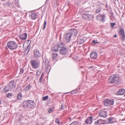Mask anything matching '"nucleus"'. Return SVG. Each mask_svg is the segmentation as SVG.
<instances>
[{"label":"nucleus","mask_w":125,"mask_h":125,"mask_svg":"<svg viewBox=\"0 0 125 125\" xmlns=\"http://www.w3.org/2000/svg\"><path fill=\"white\" fill-rule=\"evenodd\" d=\"M16 86V83L14 80L10 81L8 84V86H6L3 89L4 92H7L11 91V89L14 88Z\"/></svg>","instance_id":"obj_1"},{"label":"nucleus","mask_w":125,"mask_h":125,"mask_svg":"<svg viewBox=\"0 0 125 125\" xmlns=\"http://www.w3.org/2000/svg\"><path fill=\"white\" fill-rule=\"evenodd\" d=\"M119 76L118 75H112L109 78V82L110 83H114L119 84L120 83L119 79Z\"/></svg>","instance_id":"obj_2"},{"label":"nucleus","mask_w":125,"mask_h":125,"mask_svg":"<svg viewBox=\"0 0 125 125\" xmlns=\"http://www.w3.org/2000/svg\"><path fill=\"white\" fill-rule=\"evenodd\" d=\"M64 44L62 42H59L58 44V47L61 48L60 50V52L61 54L62 55H65L67 52V49L65 47H64Z\"/></svg>","instance_id":"obj_3"},{"label":"nucleus","mask_w":125,"mask_h":125,"mask_svg":"<svg viewBox=\"0 0 125 125\" xmlns=\"http://www.w3.org/2000/svg\"><path fill=\"white\" fill-rule=\"evenodd\" d=\"M35 106V104L32 100H27L24 101L23 103V106L24 107L27 106L30 108H32Z\"/></svg>","instance_id":"obj_4"},{"label":"nucleus","mask_w":125,"mask_h":125,"mask_svg":"<svg viewBox=\"0 0 125 125\" xmlns=\"http://www.w3.org/2000/svg\"><path fill=\"white\" fill-rule=\"evenodd\" d=\"M7 45L8 47L10 50H13L16 49L18 46L16 42L14 41H10L7 42Z\"/></svg>","instance_id":"obj_5"},{"label":"nucleus","mask_w":125,"mask_h":125,"mask_svg":"<svg viewBox=\"0 0 125 125\" xmlns=\"http://www.w3.org/2000/svg\"><path fill=\"white\" fill-rule=\"evenodd\" d=\"M45 65L46 67V72L47 74L50 72L51 69V67L49 63V62L47 58L45 60Z\"/></svg>","instance_id":"obj_6"},{"label":"nucleus","mask_w":125,"mask_h":125,"mask_svg":"<svg viewBox=\"0 0 125 125\" xmlns=\"http://www.w3.org/2000/svg\"><path fill=\"white\" fill-rule=\"evenodd\" d=\"M72 33L68 32L65 33L64 35V38L67 42H69L71 40Z\"/></svg>","instance_id":"obj_7"},{"label":"nucleus","mask_w":125,"mask_h":125,"mask_svg":"<svg viewBox=\"0 0 125 125\" xmlns=\"http://www.w3.org/2000/svg\"><path fill=\"white\" fill-rule=\"evenodd\" d=\"M31 63L32 67L35 69H37L39 67V64L37 61L35 60L31 61Z\"/></svg>","instance_id":"obj_8"},{"label":"nucleus","mask_w":125,"mask_h":125,"mask_svg":"<svg viewBox=\"0 0 125 125\" xmlns=\"http://www.w3.org/2000/svg\"><path fill=\"white\" fill-rule=\"evenodd\" d=\"M119 34L121 38V39L123 41L125 40V35L124 30L121 29L119 32Z\"/></svg>","instance_id":"obj_9"},{"label":"nucleus","mask_w":125,"mask_h":125,"mask_svg":"<svg viewBox=\"0 0 125 125\" xmlns=\"http://www.w3.org/2000/svg\"><path fill=\"white\" fill-rule=\"evenodd\" d=\"M29 16L31 18L32 20L35 19L37 17V14L35 12L32 11L30 13Z\"/></svg>","instance_id":"obj_10"},{"label":"nucleus","mask_w":125,"mask_h":125,"mask_svg":"<svg viewBox=\"0 0 125 125\" xmlns=\"http://www.w3.org/2000/svg\"><path fill=\"white\" fill-rule=\"evenodd\" d=\"M105 16L104 15H101L100 14H99L97 16V19L102 21L104 22L105 21Z\"/></svg>","instance_id":"obj_11"},{"label":"nucleus","mask_w":125,"mask_h":125,"mask_svg":"<svg viewBox=\"0 0 125 125\" xmlns=\"http://www.w3.org/2000/svg\"><path fill=\"white\" fill-rule=\"evenodd\" d=\"M34 55L36 57H39L41 56L40 52L37 49L35 50L33 52Z\"/></svg>","instance_id":"obj_12"},{"label":"nucleus","mask_w":125,"mask_h":125,"mask_svg":"<svg viewBox=\"0 0 125 125\" xmlns=\"http://www.w3.org/2000/svg\"><path fill=\"white\" fill-rule=\"evenodd\" d=\"M99 115L100 117L106 118L107 117L106 112L104 111H100L99 113Z\"/></svg>","instance_id":"obj_13"},{"label":"nucleus","mask_w":125,"mask_h":125,"mask_svg":"<svg viewBox=\"0 0 125 125\" xmlns=\"http://www.w3.org/2000/svg\"><path fill=\"white\" fill-rule=\"evenodd\" d=\"M97 53L95 52H92L90 55L92 59H95L97 58Z\"/></svg>","instance_id":"obj_14"},{"label":"nucleus","mask_w":125,"mask_h":125,"mask_svg":"<svg viewBox=\"0 0 125 125\" xmlns=\"http://www.w3.org/2000/svg\"><path fill=\"white\" fill-rule=\"evenodd\" d=\"M27 33H25L23 34H21L19 35L20 38L22 40H25L27 37Z\"/></svg>","instance_id":"obj_15"},{"label":"nucleus","mask_w":125,"mask_h":125,"mask_svg":"<svg viewBox=\"0 0 125 125\" xmlns=\"http://www.w3.org/2000/svg\"><path fill=\"white\" fill-rule=\"evenodd\" d=\"M92 116H90L86 120L85 123L86 124H91L92 121Z\"/></svg>","instance_id":"obj_16"},{"label":"nucleus","mask_w":125,"mask_h":125,"mask_svg":"<svg viewBox=\"0 0 125 125\" xmlns=\"http://www.w3.org/2000/svg\"><path fill=\"white\" fill-rule=\"evenodd\" d=\"M70 33H72V36L73 35L74 36H75L77 34V31L75 29H72L71 30Z\"/></svg>","instance_id":"obj_17"},{"label":"nucleus","mask_w":125,"mask_h":125,"mask_svg":"<svg viewBox=\"0 0 125 125\" xmlns=\"http://www.w3.org/2000/svg\"><path fill=\"white\" fill-rule=\"evenodd\" d=\"M52 55V60H56L57 58L58 54L57 53L53 52Z\"/></svg>","instance_id":"obj_18"},{"label":"nucleus","mask_w":125,"mask_h":125,"mask_svg":"<svg viewBox=\"0 0 125 125\" xmlns=\"http://www.w3.org/2000/svg\"><path fill=\"white\" fill-rule=\"evenodd\" d=\"M125 92V90L124 89H121L117 93V95H122L124 94Z\"/></svg>","instance_id":"obj_19"},{"label":"nucleus","mask_w":125,"mask_h":125,"mask_svg":"<svg viewBox=\"0 0 125 125\" xmlns=\"http://www.w3.org/2000/svg\"><path fill=\"white\" fill-rule=\"evenodd\" d=\"M104 105L105 106H110L109 104V100L106 99L104 101Z\"/></svg>","instance_id":"obj_20"},{"label":"nucleus","mask_w":125,"mask_h":125,"mask_svg":"<svg viewBox=\"0 0 125 125\" xmlns=\"http://www.w3.org/2000/svg\"><path fill=\"white\" fill-rule=\"evenodd\" d=\"M59 47H58V45L56 46H54L52 49V51L53 52H57L58 51V48Z\"/></svg>","instance_id":"obj_21"},{"label":"nucleus","mask_w":125,"mask_h":125,"mask_svg":"<svg viewBox=\"0 0 125 125\" xmlns=\"http://www.w3.org/2000/svg\"><path fill=\"white\" fill-rule=\"evenodd\" d=\"M69 125H81V124L79 122L75 121Z\"/></svg>","instance_id":"obj_22"},{"label":"nucleus","mask_w":125,"mask_h":125,"mask_svg":"<svg viewBox=\"0 0 125 125\" xmlns=\"http://www.w3.org/2000/svg\"><path fill=\"white\" fill-rule=\"evenodd\" d=\"M80 87L77 88L76 90H74L71 92V93L72 94H75L79 90Z\"/></svg>","instance_id":"obj_23"},{"label":"nucleus","mask_w":125,"mask_h":125,"mask_svg":"<svg viewBox=\"0 0 125 125\" xmlns=\"http://www.w3.org/2000/svg\"><path fill=\"white\" fill-rule=\"evenodd\" d=\"M31 48V46L29 45H28L27 47L26 48L25 51V52H27V54L30 51Z\"/></svg>","instance_id":"obj_24"},{"label":"nucleus","mask_w":125,"mask_h":125,"mask_svg":"<svg viewBox=\"0 0 125 125\" xmlns=\"http://www.w3.org/2000/svg\"><path fill=\"white\" fill-rule=\"evenodd\" d=\"M93 18L94 16L93 15L88 14L87 20H91L93 19Z\"/></svg>","instance_id":"obj_25"},{"label":"nucleus","mask_w":125,"mask_h":125,"mask_svg":"<svg viewBox=\"0 0 125 125\" xmlns=\"http://www.w3.org/2000/svg\"><path fill=\"white\" fill-rule=\"evenodd\" d=\"M31 88V86L29 84L27 85L25 88L24 89V90L25 91H26L27 90H29Z\"/></svg>","instance_id":"obj_26"},{"label":"nucleus","mask_w":125,"mask_h":125,"mask_svg":"<svg viewBox=\"0 0 125 125\" xmlns=\"http://www.w3.org/2000/svg\"><path fill=\"white\" fill-rule=\"evenodd\" d=\"M109 102L110 106L114 104V101L113 99L109 100Z\"/></svg>","instance_id":"obj_27"},{"label":"nucleus","mask_w":125,"mask_h":125,"mask_svg":"<svg viewBox=\"0 0 125 125\" xmlns=\"http://www.w3.org/2000/svg\"><path fill=\"white\" fill-rule=\"evenodd\" d=\"M88 14H83L82 16L83 18L87 20V19L88 16Z\"/></svg>","instance_id":"obj_28"},{"label":"nucleus","mask_w":125,"mask_h":125,"mask_svg":"<svg viewBox=\"0 0 125 125\" xmlns=\"http://www.w3.org/2000/svg\"><path fill=\"white\" fill-rule=\"evenodd\" d=\"M44 23L43 25V26L42 28V30H44L45 29L47 23L46 21L45 20H44Z\"/></svg>","instance_id":"obj_29"},{"label":"nucleus","mask_w":125,"mask_h":125,"mask_svg":"<svg viewBox=\"0 0 125 125\" xmlns=\"http://www.w3.org/2000/svg\"><path fill=\"white\" fill-rule=\"evenodd\" d=\"M22 97V95L21 93L18 94L17 98L18 100L20 99Z\"/></svg>","instance_id":"obj_30"},{"label":"nucleus","mask_w":125,"mask_h":125,"mask_svg":"<svg viewBox=\"0 0 125 125\" xmlns=\"http://www.w3.org/2000/svg\"><path fill=\"white\" fill-rule=\"evenodd\" d=\"M19 0H15V5L18 7H20V5H19Z\"/></svg>","instance_id":"obj_31"},{"label":"nucleus","mask_w":125,"mask_h":125,"mask_svg":"<svg viewBox=\"0 0 125 125\" xmlns=\"http://www.w3.org/2000/svg\"><path fill=\"white\" fill-rule=\"evenodd\" d=\"M84 64V62H81V61L79 63V65L81 68L83 67Z\"/></svg>","instance_id":"obj_32"},{"label":"nucleus","mask_w":125,"mask_h":125,"mask_svg":"<svg viewBox=\"0 0 125 125\" xmlns=\"http://www.w3.org/2000/svg\"><path fill=\"white\" fill-rule=\"evenodd\" d=\"M44 75H43V73H42V74L40 78L39 79V82L40 83H41L42 82V78L43 77Z\"/></svg>","instance_id":"obj_33"},{"label":"nucleus","mask_w":125,"mask_h":125,"mask_svg":"<svg viewBox=\"0 0 125 125\" xmlns=\"http://www.w3.org/2000/svg\"><path fill=\"white\" fill-rule=\"evenodd\" d=\"M101 9V8L99 7L96 9L95 12L97 13H99L100 12Z\"/></svg>","instance_id":"obj_34"},{"label":"nucleus","mask_w":125,"mask_h":125,"mask_svg":"<svg viewBox=\"0 0 125 125\" xmlns=\"http://www.w3.org/2000/svg\"><path fill=\"white\" fill-rule=\"evenodd\" d=\"M84 42V40L83 39H80L78 42L80 44H82Z\"/></svg>","instance_id":"obj_35"},{"label":"nucleus","mask_w":125,"mask_h":125,"mask_svg":"<svg viewBox=\"0 0 125 125\" xmlns=\"http://www.w3.org/2000/svg\"><path fill=\"white\" fill-rule=\"evenodd\" d=\"M102 121L101 119H100L99 120H97L96 121H95V123H94V124L95 125H97L99 123L100 124L101 123L100 122Z\"/></svg>","instance_id":"obj_36"},{"label":"nucleus","mask_w":125,"mask_h":125,"mask_svg":"<svg viewBox=\"0 0 125 125\" xmlns=\"http://www.w3.org/2000/svg\"><path fill=\"white\" fill-rule=\"evenodd\" d=\"M108 121L111 123H113L114 122L113 119L110 118H108Z\"/></svg>","instance_id":"obj_37"},{"label":"nucleus","mask_w":125,"mask_h":125,"mask_svg":"<svg viewBox=\"0 0 125 125\" xmlns=\"http://www.w3.org/2000/svg\"><path fill=\"white\" fill-rule=\"evenodd\" d=\"M54 107L53 106L52 107H51V108H50L49 111V113H51L52 112L54 109Z\"/></svg>","instance_id":"obj_38"},{"label":"nucleus","mask_w":125,"mask_h":125,"mask_svg":"<svg viewBox=\"0 0 125 125\" xmlns=\"http://www.w3.org/2000/svg\"><path fill=\"white\" fill-rule=\"evenodd\" d=\"M92 43L93 44H96L98 43L99 42H97V41H95L94 40H93L92 41Z\"/></svg>","instance_id":"obj_39"},{"label":"nucleus","mask_w":125,"mask_h":125,"mask_svg":"<svg viewBox=\"0 0 125 125\" xmlns=\"http://www.w3.org/2000/svg\"><path fill=\"white\" fill-rule=\"evenodd\" d=\"M48 98V95H47L45 97H43V101H45Z\"/></svg>","instance_id":"obj_40"},{"label":"nucleus","mask_w":125,"mask_h":125,"mask_svg":"<svg viewBox=\"0 0 125 125\" xmlns=\"http://www.w3.org/2000/svg\"><path fill=\"white\" fill-rule=\"evenodd\" d=\"M41 71L40 70H38L36 74L37 76H38L40 75L41 73Z\"/></svg>","instance_id":"obj_41"},{"label":"nucleus","mask_w":125,"mask_h":125,"mask_svg":"<svg viewBox=\"0 0 125 125\" xmlns=\"http://www.w3.org/2000/svg\"><path fill=\"white\" fill-rule=\"evenodd\" d=\"M115 25V23H111V25L112 28H113V27Z\"/></svg>","instance_id":"obj_42"},{"label":"nucleus","mask_w":125,"mask_h":125,"mask_svg":"<svg viewBox=\"0 0 125 125\" xmlns=\"http://www.w3.org/2000/svg\"><path fill=\"white\" fill-rule=\"evenodd\" d=\"M10 96H12V94L11 93H8L7 94V96L8 97H10Z\"/></svg>","instance_id":"obj_43"},{"label":"nucleus","mask_w":125,"mask_h":125,"mask_svg":"<svg viewBox=\"0 0 125 125\" xmlns=\"http://www.w3.org/2000/svg\"><path fill=\"white\" fill-rule=\"evenodd\" d=\"M24 72V70L22 69H21L20 70V73L21 74H22Z\"/></svg>","instance_id":"obj_44"},{"label":"nucleus","mask_w":125,"mask_h":125,"mask_svg":"<svg viewBox=\"0 0 125 125\" xmlns=\"http://www.w3.org/2000/svg\"><path fill=\"white\" fill-rule=\"evenodd\" d=\"M59 119L57 118L55 120V122L56 123H59Z\"/></svg>","instance_id":"obj_45"},{"label":"nucleus","mask_w":125,"mask_h":125,"mask_svg":"<svg viewBox=\"0 0 125 125\" xmlns=\"http://www.w3.org/2000/svg\"><path fill=\"white\" fill-rule=\"evenodd\" d=\"M57 123L58 125H60L61 124V123L59 121V123Z\"/></svg>","instance_id":"obj_46"},{"label":"nucleus","mask_w":125,"mask_h":125,"mask_svg":"<svg viewBox=\"0 0 125 125\" xmlns=\"http://www.w3.org/2000/svg\"><path fill=\"white\" fill-rule=\"evenodd\" d=\"M114 37L115 38H116L117 37V35H115L114 36Z\"/></svg>","instance_id":"obj_47"},{"label":"nucleus","mask_w":125,"mask_h":125,"mask_svg":"<svg viewBox=\"0 0 125 125\" xmlns=\"http://www.w3.org/2000/svg\"><path fill=\"white\" fill-rule=\"evenodd\" d=\"M93 67V66H91L89 67V69H91Z\"/></svg>","instance_id":"obj_48"},{"label":"nucleus","mask_w":125,"mask_h":125,"mask_svg":"<svg viewBox=\"0 0 125 125\" xmlns=\"http://www.w3.org/2000/svg\"><path fill=\"white\" fill-rule=\"evenodd\" d=\"M2 1H5L6 0H1Z\"/></svg>","instance_id":"obj_49"},{"label":"nucleus","mask_w":125,"mask_h":125,"mask_svg":"<svg viewBox=\"0 0 125 125\" xmlns=\"http://www.w3.org/2000/svg\"><path fill=\"white\" fill-rule=\"evenodd\" d=\"M35 125H39V124H36Z\"/></svg>","instance_id":"obj_50"},{"label":"nucleus","mask_w":125,"mask_h":125,"mask_svg":"<svg viewBox=\"0 0 125 125\" xmlns=\"http://www.w3.org/2000/svg\"><path fill=\"white\" fill-rule=\"evenodd\" d=\"M64 114H63L62 115V116H64Z\"/></svg>","instance_id":"obj_51"},{"label":"nucleus","mask_w":125,"mask_h":125,"mask_svg":"<svg viewBox=\"0 0 125 125\" xmlns=\"http://www.w3.org/2000/svg\"><path fill=\"white\" fill-rule=\"evenodd\" d=\"M1 101L0 100V104H1Z\"/></svg>","instance_id":"obj_52"},{"label":"nucleus","mask_w":125,"mask_h":125,"mask_svg":"<svg viewBox=\"0 0 125 125\" xmlns=\"http://www.w3.org/2000/svg\"><path fill=\"white\" fill-rule=\"evenodd\" d=\"M71 118H70V119H71Z\"/></svg>","instance_id":"obj_53"},{"label":"nucleus","mask_w":125,"mask_h":125,"mask_svg":"<svg viewBox=\"0 0 125 125\" xmlns=\"http://www.w3.org/2000/svg\"><path fill=\"white\" fill-rule=\"evenodd\" d=\"M38 61H39V60H38Z\"/></svg>","instance_id":"obj_54"}]
</instances>
